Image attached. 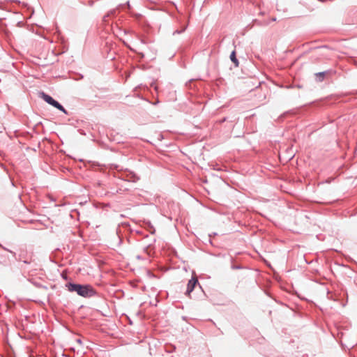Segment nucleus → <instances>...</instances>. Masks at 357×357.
<instances>
[{"instance_id": "5", "label": "nucleus", "mask_w": 357, "mask_h": 357, "mask_svg": "<svg viewBox=\"0 0 357 357\" xmlns=\"http://www.w3.org/2000/svg\"><path fill=\"white\" fill-rule=\"evenodd\" d=\"M230 60L231 62L234 64L235 67H238L239 66L238 60L236 57V50H233L230 54Z\"/></svg>"}, {"instance_id": "2", "label": "nucleus", "mask_w": 357, "mask_h": 357, "mask_svg": "<svg viewBox=\"0 0 357 357\" xmlns=\"http://www.w3.org/2000/svg\"><path fill=\"white\" fill-rule=\"evenodd\" d=\"M336 74L334 69H328L325 71L314 73V79L317 82H322L326 77H332Z\"/></svg>"}, {"instance_id": "6", "label": "nucleus", "mask_w": 357, "mask_h": 357, "mask_svg": "<svg viewBox=\"0 0 357 357\" xmlns=\"http://www.w3.org/2000/svg\"><path fill=\"white\" fill-rule=\"evenodd\" d=\"M116 13V9H112V10H109L105 15H104V17L102 18L103 22L106 24L107 22V18H109L110 17L115 16Z\"/></svg>"}, {"instance_id": "1", "label": "nucleus", "mask_w": 357, "mask_h": 357, "mask_svg": "<svg viewBox=\"0 0 357 357\" xmlns=\"http://www.w3.org/2000/svg\"><path fill=\"white\" fill-rule=\"evenodd\" d=\"M66 289L70 292H76L84 298H91L97 295L96 290L90 284H82L74 282H67Z\"/></svg>"}, {"instance_id": "7", "label": "nucleus", "mask_w": 357, "mask_h": 357, "mask_svg": "<svg viewBox=\"0 0 357 357\" xmlns=\"http://www.w3.org/2000/svg\"><path fill=\"white\" fill-rule=\"evenodd\" d=\"M55 108H56L58 110L62 112L63 113H64L65 114L68 115V112H67V110L64 108V107L59 102H57L55 105V106L54 107Z\"/></svg>"}, {"instance_id": "9", "label": "nucleus", "mask_w": 357, "mask_h": 357, "mask_svg": "<svg viewBox=\"0 0 357 357\" xmlns=\"http://www.w3.org/2000/svg\"><path fill=\"white\" fill-rule=\"evenodd\" d=\"M231 268L233 269V270H240V269H242L243 268V266L241 265H235V264H233L231 265Z\"/></svg>"}, {"instance_id": "11", "label": "nucleus", "mask_w": 357, "mask_h": 357, "mask_svg": "<svg viewBox=\"0 0 357 357\" xmlns=\"http://www.w3.org/2000/svg\"><path fill=\"white\" fill-rule=\"evenodd\" d=\"M14 257L15 258L16 260L21 261H22L24 259L22 254L19 255L18 257H17L16 255Z\"/></svg>"}, {"instance_id": "15", "label": "nucleus", "mask_w": 357, "mask_h": 357, "mask_svg": "<svg viewBox=\"0 0 357 357\" xmlns=\"http://www.w3.org/2000/svg\"><path fill=\"white\" fill-rule=\"evenodd\" d=\"M77 342L78 343H79V344H81V343H82V341H81V340H80V339H77Z\"/></svg>"}, {"instance_id": "12", "label": "nucleus", "mask_w": 357, "mask_h": 357, "mask_svg": "<svg viewBox=\"0 0 357 357\" xmlns=\"http://www.w3.org/2000/svg\"><path fill=\"white\" fill-rule=\"evenodd\" d=\"M22 262L26 264H29L31 263V261L28 260V259H24Z\"/></svg>"}, {"instance_id": "13", "label": "nucleus", "mask_w": 357, "mask_h": 357, "mask_svg": "<svg viewBox=\"0 0 357 357\" xmlns=\"http://www.w3.org/2000/svg\"><path fill=\"white\" fill-rule=\"evenodd\" d=\"M138 55L139 56L140 59L144 58V54L142 52H138Z\"/></svg>"}, {"instance_id": "10", "label": "nucleus", "mask_w": 357, "mask_h": 357, "mask_svg": "<svg viewBox=\"0 0 357 357\" xmlns=\"http://www.w3.org/2000/svg\"><path fill=\"white\" fill-rule=\"evenodd\" d=\"M149 229H150V233H151V234H155V228L153 227V226L151 223H149Z\"/></svg>"}, {"instance_id": "4", "label": "nucleus", "mask_w": 357, "mask_h": 357, "mask_svg": "<svg viewBox=\"0 0 357 357\" xmlns=\"http://www.w3.org/2000/svg\"><path fill=\"white\" fill-rule=\"evenodd\" d=\"M39 97L41 98L45 102L52 105V107H54L56 103L58 102L57 100H54L51 96L48 95L47 93L43 91H40L39 93Z\"/></svg>"}, {"instance_id": "14", "label": "nucleus", "mask_w": 357, "mask_h": 357, "mask_svg": "<svg viewBox=\"0 0 357 357\" xmlns=\"http://www.w3.org/2000/svg\"><path fill=\"white\" fill-rule=\"evenodd\" d=\"M225 121H226V118L225 117L220 121V123H223Z\"/></svg>"}, {"instance_id": "8", "label": "nucleus", "mask_w": 357, "mask_h": 357, "mask_svg": "<svg viewBox=\"0 0 357 357\" xmlns=\"http://www.w3.org/2000/svg\"><path fill=\"white\" fill-rule=\"evenodd\" d=\"M0 248H1L2 249H3L4 250H6V251H8V252H10V253L13 255V257H15L16 253H15V252H13V251H12V250H8V248H5L3 245H2L1 243H0Z\"/></svg>"}, {"instance_id": "3", "label": "nucleus", "mask_w": 357, "mask_h": 357, "mask_svg": "<svg viewBox=\"0 0 357 357\" xmlns=\"http://www.w3.org/2000/svg\"><path fill=\"white\" fill-rule=\"evenodd\" d=\"M197 284H199L198 279L192 277L188 282L185 295L190 297V293L195 289Z\"/></svg>"}]
</instances>
